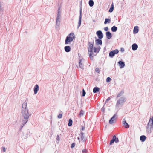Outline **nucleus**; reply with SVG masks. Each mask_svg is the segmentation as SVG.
<instances>
[{
  "label": "nucleus",
  "instance_id": "1",
  "mask_svg": "<svg viewBox=\"0 0 153 153\" xmlns=\"http://www.w3.org/2000/svg\"><path fill=\"white\" fill-rule=\"evenodd\" d=\"M27 98L25 101L22 104L21 114L23 117L22 120L25 121L26 123L28 121V118L31 116V114H30L28 111V109L27 108V102L26 101Z\"/></svg>",
  "mask_w": 153,
  "mask_h": 153
},
{
  "label": "nucleus",
  "instance_id": "2",
  "mask_svg": "<svg viewBox=\"0 0 153 153\" xmlns=\"http://www.w3.org/2000/svg\"><path fill=\"white\" fill-rule=\"evenodd\" d=\"M126 100V99L124 96L120 97L116 102V108L118 109L120 107H122Z\"/></svg>",
  "mask_w": 153,
  "mask_h": 153
},
{
  "label": "nucleus",
  "instance_id": "3",
  "mask_svg": "<svg viewBox=\"0 0 153 153\" xmlns=\"http://www.w3.org/2000/svg\"><path fill=\"white\" fill-rule=\"evenodd\" d=\"M153 129V117L150 118L146 126V131L148 133H150L151 131Z\"/></svg>",
  "mask_w": 153,
  "mask_h": 153
},
{
  "label": "nucleus",
  "instance_id": "4",
  "mask_svg": "<svg viewBox=\"0 0 153 153\" xmlns=\"http://www.w3.org/2000/svg\"><path fill=\"white\" fill-rule=\"evenodd\" d=\"M75 38L74 34L73 33L69 34L66 37L65 44L66 45L70 43L73 40V39Z\"/></svg>",
  "mask_w": 153,
  "mask_h": 153
},
{
  "label": "nucleus",
  "instance_id": "5",
  "mask_svg": "<svg viewBox=\"0 0 153 153\" xmlns=\"http://www.w3.org/2000/svg\"><path fill=\"white\" fill-rule=\"evenodd\" d=\"M94 42H88V52H93V49H94Z\"/></svg>",
  "mask_w": 153,
  "mask_h": 153
},
{
  "label": "nucleus",
  "instance_id": "6",
  "mask_svg": "<svg viewBox=\"0 0 153 153\" xmlns=\"http://www.w3.org/2000/svg\"><path fill=\"white\" fill-rule=\"evenodd\" d=\"M119 52V51L117 49L112 50L109 52V56L111 58H113L115 55L117 54Z\"/></svg>",
  "mask_w": 153,
  "mask_h": 153
},
{
  "label": "nucleus",
  "instance_id": "7",
  "mask_svg": "<svg viewBox=\"0 0 153 153\" xmlns=\"http://www.w3.org/2000/svg\"><path fill=\"white\" fill-rule=\"evenodd\" d=\"M61 16H59V14L57 15L56 22L55 27L56 29L59 28L60 24V19Z\"/></svg>",
  "mask_w": 153,
  "mask_h": 153
},
{
  "label": "nucleus",
  "instance_id": "8",
  "mask_svg": "<svg viewBox=\"0 0 153 153\" xmlns=\"http://www.w3.org/2000/svg\"><path fill=\"white\" fill-rule=\"evenodd\" d=\"M82 21V7H80L79 10V21L78 22V25L77 28L78 29L80 27Z\"/></svg>",
  "mask_w": 153,
  "mask_h": 153
},
{
  "label": "nucleus",
  "instance_id": "9",
  "mask_svg": "<svg viewBox=\"0 0 153 153\" xmlns=\"http://www.w3.org/2000/svg\"><path fill=\"white\" fill-rule=\"evenodd\" d=\"M96 33L98 38L102 39L103 38V34L101 30L97 31Z\"/></svg>",
  "mask_w": 153,
  "mask_h": 153
},
{
  "label": "nucleus",
  "instance_id": "10",
  "mask_svg": "<svg viewBox=\"0 0 153 153\" xmlns=\"http://www.w3.org/2000/svg\"><path fill=\"white\" fill-rule=\"evenodd\" d=\"M95 38L96 39L95 40V43L96 45H101L102 44V39L98 38L97 39L96 37Z\"/></svg>",
  "mask_w": 153,
  "mask_h": 153
},
{
  "label": "nucleus",
  "instance_id": "11",
  "mask_svg": "<svg viewBox=\"0 0 153 153\" xmlns=\"http://www.w3.org/2000/svg\"><path fill=\"white\" fill-rule=\"evenodd\" d=\"M116 116V114H115L109 120V123L111 124H112L114 123V120H116L115 117Z\"/></svg>",
  "mask_w": 153,
  "mask_h": 153
},
{
  "label": "nucleus",
  "instance_id": "12",
  "mask_svg": "<svg viewBox=\"0 0 153 153\" xmlns=\"http://www.w3.org/2000/svg\"><path fill=\"white\" fill-rule=\"evenodd\" d=\"M118 64L120 68H124L125 65L124 62L122 60L119 61L118 62Z\"/></svg>",
  "mask_w": 153,
  "mask_h": 153
},
{
  "label": "nucleus",
  "instance_id": "13",
  "mask_svg": "<svg viewBox=\"0 0 153 153\" xmlns=\"http://www.w3.org/2000/svg\"><path fill=\"white\" fill-rule=\"evenodd\" d=\"M123 125L125 128H128L130 126L127 123L125 119H123Z\"/></svg>",
  "mask_w": 153,
  "mask_h": 153
},
{
  "label": "nucleus",
  "instance_id": "14",
  "mask_svg": "<svg viewBox=\"0 0 153 153\" xmlns=\"http://www.w3.org/2000/svg\"><path fill=\"white\" fill-rule=\"evenodd\" d=\"M105 34L108 39H110L112 37V34L109 31L106 32Z\"/></svg>",
  "mask_w": 153,
  "mask_h": 153
},
{
  "label": "nucleus",
  "instance_id": "15",
  "mask_svg": "<svg viewBox=\"0 0 153 153\" xmlns=\"http://www.w3.org/2000/svg\"><path fill=\"white\" fill-rule=\"evenodd\" d=\"M82 59H80L79 62V67L82 70L84 69V64L82 62ZM77 67L78 68V67L77 66Z\"/></svg>",
  "mask_w": 153,
  "mask_h": 153
},
{
  "label": "nucleus",
  "instance_id": "16",
  "mask_svg": "<svg viewBox=\"0 0 153 153\" xmlns=\"http://www.w3.org/2000/svg\"><path fill=\"white\" fill-rule=\"evenodd\" d=\"M39 90V86L37 84L35 85L34 88V94H36Z\"/></svg>",
  "mask_w": 153,
  "mask_h": 153
},
{
  "label": "nucleus",
  "instance_id": "17",
  "mask_svg": "<svg viewBox=\"0 0 153 153\" xmlns=\"http://www.w3.org/2000/svg\"><path fill=\"white\" fill-rule=\"evenodd\" d=\"M100 49L101 47L100 46H98L97 48L94 47L93 49L94 51L96 53H98L99 52Z\"/></svg>",
  "mask_w": 153,
  "mask_h": 153
},
{
  "label": "nucleus",
  "instance_id": "18",
  "mask_svg": "<svg viewBox=\"0 0 153 153\" xmlns=\"http://www.w3.org/2000/svg\"><path fill=\"white\" fill-rule=\"evenodd\" d=\"M64 50L66 52H69L71 51V48L70 46H66L64 47Z\"/></svg>",
  "mask_w": 153,
  "mask_h": 153
},
{
  "label": "nucleus",
  "instance_id": "19",
  "mask_svg": "<svg viewBox=\"0 0 153 153\" xmlns=\"http://www.w3.org/2000/svg\"><path fill=\"white\" fill-rule=\"evenodd\" d=\"M138 47L137 44L134 43L132 45V49L133 51H135L137 49Z\"/></svg>",
  "mask_w": 153,
  "mask_h": 153
},
{
  "label": "nucleus",
  "instance_id": "20",
  "mask_svg": "<svg viewBox=\"0 0 153 153\" xmlns=\"http://www.w3.org/2000/svg\"><path fill=\"white\" fill-rule=\"evenodd\" d=\"M139 31L138 26H136L134 27L133 30V33L136 34L138 33Z\"/></svg>",
  "mask_w": 153,
  "mask_h": 153
},
{
  "label": "nucleus",
  "instance_id": "21",
  "mask_svg": "<svg viewBox=\"0 0 153 153\" xmlns=\"http://www.w3.org/2000/svg\"><path fill=\"white\" fill-rule=\"evenodd\" d=\"M93 52H89V58L91 60H93L94 59V57H93Z\"/></svg>",
  "mask_w": 153,
  "mask_h": 153
},
{
  "label": "nucleus",
  "instance_id": "22",
  "mask_svg": "<svg viewBox=\"0 0 153 153\" xmlns=\"http://www.w3.org/2000/svg\"><path fill=\"white\" fill-rule=\"evenodd\" d=\"M146 139V137L144 135H141L140 137V140L142 142H144Z\"/></svg>",
  "mask_w": 153,
  "mask_h": 153
},
{
  "label": "nucleus",
  "instance_id": "23",
  "mask_svg": "<svg viewBox=\"0 0 153 153\" xmlns=\"http://www.w3.org/2000/svg\"><path fill=\"white\" fill-rule=\"evenodd\" d=\"M100 91V88L98 87H95L93 89V92L94 93L98 92Z\"/></svg>",
  "mask_w": 153,
  "mask_h": 153
},
{
  "label": "nucleus",
  "instance_id": "24",
  "mask_svg": "<svg viewBox=\"0 0 153 153\" xmlns=\"http://www.w3.org/2000/svg\"><path fill=\"white\" fill-rule=\"evenodd\" d=\"M27 123H26L25 121L24 120H22V123L21 125V127L19 128V131H20L22 128L24 126V125L26 124Z\"/></svg>",
  "mask_w": 153,
  "mask_h": 153
},
{
  "label": "nucleus",
  "instance_id": "25",
  "mask_svg": "<svg viewBox=\"0 0 153 153\" xmlns=\"http://www.w3.org/2000/svg\"><path fill=\"white\" fill-rule=\"evenodd\" d=\"M117 30V27H116L115 26H114L112 27L111 28V30L113 32H116Z\"/></svg>",
  "mask_w": 153,
  "mask_h": 153
},
{
  "label": "nucleus",
  "instance_id": "26",
  "mask_svg": "<svg viewBox=\"0 0 153 153\" xmlns=\"http://www.w3.org/2000/svg\"><path fill=\"white\" fill-rule=\"evenodd\" d=\"M111 20V18H105L104 22V24H106L107 23H110V22Z\"/></svg>",
  "mask_w": 153,
  "mask_h": 153
},
{
  "label": "nucleus",
  "instance_id": "27",
  "mask_svg": "<svg viewBox=\"0 0 153 153\" xmlns=\"http://www.w3.org/2000/svg\"><path fill=\"white\" fill-rule=\"evenodd\" d=\"M114 5L113 3H112V4H111V6L109 10V12L110 13H111L113 12L114 10Z\"/></svg>",
  "mask_w": 153,
  "mask_h": 153
},
{
  "label": "nucleus",
  "instance_id": "28",
  "mask_svg": "<svg viewBox=\"0 0 153 153\" xmlns=\"http://www.w3.org/2000/svg\"><path fill=\"white\" fill-rule=\"evenodd\" d=\"M114 5L113 3H112V4H111V6L109 10V12L110 13H111L113 12L114 10Z\"/></svg>",
  "mask_w": 153,
  "mask_h": 153
},
{
  "label": "nucleus",
  "instance_id": "29",
  "mask_svg": "<svg viewBox=\"0 0 153 153\" xmlns=\"http://www.w3.org/2000/svg\"><path fill=\"white\" fill-rule=\"evenodd\" d=\"M112 139L114 141V142H115L116 143H118L119 141L118 138L115 135L113 136Z\"/></svg>",
  "mask_w": 153,
  "mask_h": 153
},
{
  "label": "nucleus",
  "instance_id": "30",
  "mask_svg": "<svg viewBox=\"0 0 153 153\" xmlns=\"http://www.w3.org/2000/svg\"><path fill=\"white\" fill-rule=\"evenodd\" d=\"M124 91L123 90H122L120 93H119L117 95V97L118 98L124 94Z\"/></svg>",
  "mask_w": 153,
  "mask_h": 153
},
{
  "label": "nucleus",
  "instance_id": "31",
  "mask_svg": "<svg viewBox=\"0 0 153 153\" xmlns=\"http://www.w3.org/2000/svg\"><path fill=\"white\" fill-rule=\"evenodd\" d=\"M89 5L92 7L94 5V2L93 0H89L88 2Z\"/></svg>",
  "mask_w": 153,
  "mask_h": 153
},
{
  "label": "nucleus",
  "instance_id": "32",
  "mask_svg": "<svg viewBox=\"0 0 153 153\" xmlns=\"http://www.w3.org/2000/svg\"><path fill=\"white\" fill-rule=\"evenodd\" d=\"M73 123V121L71 119H69L68 120V125L69 126H71Z\"/></svg>",
  "mask_w": 153,
  "mask_h": 153
},
{
  "label": "nucleus",
  "instance_id": "33",
  "mask_svg": "<svg viewBox=\"0 0 153 153\" xmlns=\"http://www.w3.org/2000/svg\"><path fill=\"white\" fill-rule=\"evenodd\" d=\"M84 111L82 110L81 109L80 111L79 117H82L83 115L84 114Z\"/></svg>",
  "mask_w": 153,
  "mask_h": 153
},
{
  "label": "nucleus",
  "instance_id": "34",
  "mask_svg": "<svg viewBox=\"0 0 153 153\" xmlns=\"http://www.w3.org/2000/svg\"><path fill=\"white\" fill-rule=\"evenodd\" d=\"M111 80V79L109 77H108L106 78V82H107L108 83L110 82Z\"/></svg>",
  "mask_w": 153,
  "mask_h": 153
},
{
  "label": "nucleus",
  "instance_id": "35",
  "mask_svg": "<svg viewBox=\"0 0 153 153\" xmlns=\"http://www.w3.org/2000/svg\"><path fill=\"white\" fill-rule=\"evenodd\" d=\"M86 94V92L85 91V90L84 89H82V97H84L85 96V95Z\"/></svg>",
  "mask_w": 153,
  "mask_h": 153
},
{
  "label": "nucleus",
  "instance_id": "36",
  "mask_svg": "<svg viewBox=\"0 0 153 153\" xmlns=\"http://www.w3.org/2000/svg\"><path fill=\"white\" fill-rule=\"evenodd\" d=\"M95 71L97 73H100V69L98 68H96L95 69Z\"/></svg>",
  "mask_w": 153,
  "mask_h": 153
},
{
  "label": "nucleus",
  "instance_id": "37",
  "mask_svg": "<svg viewBox=\"0 0 153 153\" xmlns=\"http://www.w3.org/2000/svg\"><path fill=\"white\" fill-rule=\"evenodd\" d=\"M62 114H59L57 116V117H58V118L60 119V118H62Z\"/></svg>",
  "mask_w": 153,
  "mask_h": 153
},
{
  "label": "nucleus",
  "instance_id": "38",
  "mask_svg": "<svg viewBox=\"0 0 153 153\" xmlns=\"http://www.w3.org/2000/svg\"><path fill=\"white\" fill-rule=\"evenodd\" d=\"M75 144H76L75 143H72L71 145V148H74L75 146Z\"/></svg>",
  "mask_w": 153,
  "mask_h": 153
},
{
  "label": "nucleus",
  "instance_id": "39",
  "mask_svg": "<svg viewBox=\"0 0 153 153\" xmlns=\"http://www.w3.org/2000/svg\"><path fill=\"white\" fill-rule=\"evenodd\" d=\"M111 97H112V96H111L110 97H109L105 101V103H106L108 101H109L111 99Z\"/></svg>",
  "mask_w": 153,
  "mask_h": 153
},
{
  "label": "nucleus",
  "instance_id": "40",
  "mask_svg": "<svg viewBox=\"0 0 153 153\" xmlns=\"http://www.w3.org/2000/svg\"><path fill=\"white\" fill-rule=\"evenodd\" d=\"M114 142V141L112 138V139L110 141L109 144L110 145H111Z\"/></svg>",
  "mask_w": 153,
  "mask_h": 153
},
{
  "label": "nucleus",
  "instance_id": "41",
  "mask_svg": "<svg viewBox=\"0 0 153 153\" xmlns=\"http://www.w3.org/2000/svg\"><path fill=\"white\" fill-rule=\"evenodd\" d=\"M104 105H105V104L103 106L101 109V111L103 112V113H104L105 112Z\"/></svg>",
  "mask_w": 153,
  "mask_h": 153
},
{
  "label": "nucleus",
  "instance_id": "42",
  "mask_svg": "<svg viewBox=\"0 0 153 153\" xmlns=\"http://www.w3.org/2000/svg\"><path fill=\"white\" fill-rule=\"evenodd\" d=\"M60 8H59L58 10V14L57 15L59 14V16H61V12L60 10Z\"/></svg>",
  "mask_w": 153,
  "mask_h": 153
},
{
  "label": "nucleus",
  "instance_id": "43",
  "mask_svg": "<svg viewBox=\"0 0 153 153\" xmlns=\"http://www.w3.org/2000/svg\"><path fill=\"white\" fill-rule=\"evenodd\" d=\"M81 139L83 140L84 141H85V138L84 137L83 135H81Z\"/></svg>",
  "mask_w": 153,
  "mask_h": 153
},
{
  "label": "nucleus",
  "instance_id": "44",
  "mask_svg": "<svg viewBox=\"0 0 153 153\" xmlns=\"http://www.w3.org/2000/svg\"><path fill=\"white\" fill-rule=\"evenodd\" d=\"M87 150L85 149H83L82 151V153H87Z\"/></svg>",
  "mask_w": 153,
  "mask_h": 153
},
{
  "label": "nucleus",
  "instance_id": "45",
  "mask_svg": "<svg viewBox=\"0 0 153 153\" xmlns=\"http://www.w3.org/2000/svg\"><path fill=\"white\" fill-rule=\"evenodd\" d=\"M56 140L58 141H59L60 140V137H59V135H57V136H56Z\"/></svg>",
  "mask_w": 153,
  "mask_h": 153
},
{
  "label": "nucleus",
  "instance_id": "46",
  "mask_svg": "<svg viewBox=\"0 0 153 153\" xmlns=\"http://www.w3.org/2000/svg\"><path fill=\"white\" fill-rule=\"evenodd\" d=\"M104 30L105 31H107V32L108 31V27H105L104 28Z\"/></svg>",
  "mask_w": 153,
  "mask_h": 153
},
{
  "label": "nucleus",
  "instance_id": "47",
  "mask_svg": "<svg viewBox=\"0 0 153 153\" xmlns=\"http://www.w3.org/2000/svg\"><path fill=\"white\" fill-rule=\"evenodd\" d=\"M81 127L82 128H81V130L83 131L85 130V126H81Z\"/></svg>",
  "mask_w": 153,
  "mask_h": 153
},
{
  "label": "nucleus",
  "instance_id": "48",
  "mask_svg": "<svg viewBox=\"0 0 153 153\" xmlns=\"http://www.w3.org/2000/svg\"><path fill=\"white\" fill-rule=\"evenodd\" d=\"M124 51H125V50H124V49L123 48H120V51L121 52H123Z\"/></svg>",
  "mask_w": 153,
  "mask_h": 153
},
{
  "label": "nucleus",
  "instance_id": "49",
  "mask_svg": "<svg viewBox=\"0 0 153 153\" xmlns=\"http://www.w3.org/2000/svg\"><path fill=\"white\" fill-rule=\"evenodd\" d=\"M2 151L4 152H5L6 151V149L4 147H2Z\"/></svg>",
  "mask_w": 153,
  "mask_h": 153
},
{
  "label": "nucleus",
  "instance_id": "50",
  "mask_svg": "<svg viewBox=\"0 0 153 153\" xmlns=\"http://www.w3.org/2000/svg\"><path fill=\"white\" fill-rule=\"evenodd\" d=\"M80 135H84V133L82 131L81 132Z\"/></svg>",
  "mask_w": 153,
  "mask_h": 153
},
{
  "label": "nucleus",
  "instance_id": "51",
  "mask_svg": "<svg viewBox=\"0 0 153 153\" xmlns=\"http://www.w3.org/2000/svg\"><path fill=\"white\" fill-rule=\"evenodd\" d=\"M77 139L78 140H79L80 138L79 137H78Z\"/></svg>",
  "mask_w": 153,
  "mask_h": 153
}]
</instances>
